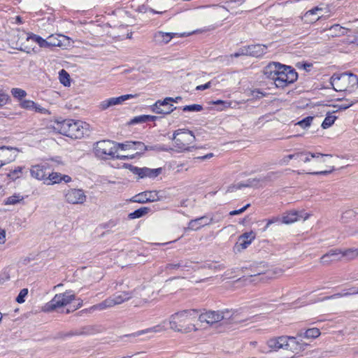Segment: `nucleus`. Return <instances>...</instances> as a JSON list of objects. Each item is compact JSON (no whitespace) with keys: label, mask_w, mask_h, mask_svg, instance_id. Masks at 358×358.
<instances>
[{"label":"nucleus","mask_w":358,"mask_h":358,"mask_svg":"<svg viewBox=\"0 0 358 358\" xmlns=\"http://www.w3.org/2000/svg\"><path fill=\"white\" fill-rule=\"evenodd\" d=\"M132 298L131 293L121 292L117 293L113 296L106 299L103 301L92 307L94 310H104L106 308H111L115 305H119L124 301Z\"/></svg>","instance_id":"nucleus-11"},{"label":"nucleus","mask_w":358,"mask_h":358,"mask_svg":"<svg viewBox=\"0 0 358 358\" xmlns=\"http://www.w3.org/2000/svg\"><path fill=\"white\" fill-rule=\"evenodd\" d=\"M30 173L33 178L45 182L47 173L45 166L41 165L32 166L30 169Z\"/></svg>","instance_id":"nucleus-30"},{"label":"nucleus","mask_w":358,"mask_h":358,"mask_svg":"<svg viewBox=\"0 0 358 358\" xmlns=\"http://www.w3.org/2000/svg\"><path fill=\"white\" fill-rule=\"evenodd\" d=\"M279 174L278 172H270L268 173V177L271 178V176H276Z\"/></svg>","instance_id":"nucleus-64"},{"label":"nucleus","mask_w":358,"mask_h":358,"mask_svg":"<svg viewBox=\"0 0 358 358\" xmlns=\"http://www.w3.org/2000/svg\"><path fill=\"white\" fill-rule=\"evenodd\" d=\"M326 8L316 6L308 11L304 14L305 22L308 23H313L322 17V12L326 10Z\"/></svg>","instance_id":"nucleus-24"},{"label":"nucleus","mask_w":358,"mask_h":358,"mask_svg":"<svg viewBox=\"0 0 358 358\" xmlns=\"http://www.w3.org/2000/svg\"><path fill=\"white\" fill-rule=\"evenodd\" d=\"M213 156L214 155L213 153H208L206 155L198 157L197 159H201V160H206V159H209L212 158Z\"/></svg>","instance_id":"nucleus-62"},{"label":"nucleus","mask_w":358,"mask_h":358,"mask_svg":"<svg viewBox=\"0 0 358 358\" xmlns=\"http://www.w3.org/2000/svg\"><path fill=\"white\" fill-rule=\"evenodd\" d=\"M195 139L192 131L185 129L176 130L172 137L176 151L178 152L189 150L191 145L194 143Z\"/></svg>","instance_id":"nucleus-7"},{"label":"nucleus","mask_w":358,"mask_h":358,"mask_svg":"<svg viewBox=\"0 0 358 358\" xmlns=\"http://www.w3.org/2000/svg\"><path fill=\"white\" fill-rule=\"evenodd\" d=\"M213 222H215L213 217L208 218L206 216H202L189 221L188 224V229L190 230L196 231L201 227L209 225Z\"/></svg>","instance_id":"nucleus-25"},{"label":"nucleus","mask_w":358,"mask_h":358,"mask_svg":"<svg viewBox=\"0 0 358 358\" xmlns=\"http://www.w3.org/2000/svg\"><path fill=\"white\" fill-rule=\"evenodd\" d=\"M22 167L18 166L8 173V177L12 178L13 180L19 178L22 174Z\"/></svg>","instance_id":"nucleus-44"},{"label":"nucleus","mask_w":358,"mask_h":358,"mask_svg":"<svg viewBox=\"0 0 358 358\" xmlns=\"http://www.w3.org/2000/svg\"><path fill=\"white\" fill-rule=\"evenodd\" d=\"M241 56H249L247 46L241 48L238 52L230 55L231 57H238Z\"/></svg>","instance_id":"nucleus-47"},{"label":"nucleus","mask_w":358,"mask_h":358,"mask_svg":"<svg viewBox=\"0 0 358 358\" xmlns=\"http://www.w3.org/2000/svg\"><path fill=\"white\" fill-rule=\"evenodd\" d=\"M132 298H136V306H143L150 302L153 298L155 293L150 287H142L135 289L131 293Z\"/></svg>","instance_id":"nucleus-14"},{"label":"nucleus","mask_w":358,"mask_h":358,"mask_svg":"<svg viewBox=\"0 0 358 358\" xmlns=\"http://www.w3.org/2000/svg\"><path fill=\"white\" fill-rule=\"evenodd\" d=\"M119 149L122 150H131L135 152L136 155L143 153L148 150V147L140 141H127L124 143H118Z\"/></svg>","instance_id":"nucleus-20"},{"label":"nucleus","mask_w":358,"mask_h":358,"mask_svg":"<svg viewBox=\"0 0 358 358\" xmlns=\"http://www.w3.org/2000/svg\"><path fill=\"white\" fill-rule=\"evenodd\" d=\"M320 331L317 328H311L307 329L304 333H300V336H303L306 338H316L320 335Z\"/></svg>","instance_id":"nucleus-35"},{"label":"nucleus","mask_w":358,"mask_h":358,"mask_svg":"<svg viewBox=\"0 0 358 358\" xmlns=\"http://www.w3.org/2000/svg\"><path fill=\"white\" fill-rule=\"evenodd\" d=\"M255 238V234L252 231L245 232L241 235L238 238V241L234 246V252H241L252 243Z\"/></svg>","instance_id":"nucleus-16"},{"label":"nucleus","mask_w":358,"mask_h":358,"mask_svg":"<svg viewBox=\"0 0 358 358\" xmlns=\"http://www.w3.org/2000/svg\"><path fill=\"white\" fill-rule=\"evenodd\" d=\"M54 128L62 135L71 138H81L89 131L90 125L80 120H64L57 122Z\"/></svg>","instance_id":"nucleus-4"},{"label":"nucleus","mask_w":358,"mask_h":358,"mask_svg":"<svg viewBox=\"0 0 358 358\" xmlns=\"http://www.w3.org/2000/svg\"><path fill=\"white\" fill-rule=\"evenodd\" d=\"M271 351L282 350L285 352L282 358H292L303 350V345L295 337L281 336L273 337L266 342Z\"/></svg>","instance_id":"nucleus-3"},{"label":"nucleus","mask_w":358,"mask_h":358,"mask_svg":"<svg viewBox=\"0 0 358 358\" xmlns=\"http://www.w3.org/2000/svg\"><path fill=\"white\" fill-rule=\"evenodd\" d=\"M148 121V115H141L136 117L132 120L133 123L145 122Z\"/></svg>","instance_id":"nucleus-55"},{"label":"nucleus","mask_w":358,"mask_h":358,"mask_svg":"<svg viewBox=\"0 0 358 358\" xmlns=\"http://www.w3.org/2000/svg\"><path fill=\"white\" fill-rule=\"evenodd\" d=\"M20 150L16 148L2 146L0 148V159L2 165L13 162Z\"/></svg>","instance_id":"nucleus-18"},{"label":"nucleus","mask_w":358,"mask_h":358,"mask_svg":"<svg viewBox=\"0 0 358 358\" xmlns=\"http://www.w3.org/2000/svg\"><path fill=\"white\" fill-rule=\"evenodd\" d=\"M298 155H300L296 163L298 174L326 175L334 171L331 155L308 151L298 152Z\"/></svg>","instance_id":"nucleus-1"},{"label":"nucleus","mask_w":358,"mask_h":358,"mask_svg":"<svg viewBox=\"0 0 358 358\" xmlns=\"http://www.w3.org/2000/svg\"><path fill=\"white\" fill-rule=\"evenodd\" d=\"M310 215L303 211H296L292 210L288 212L282 217V222L286 224H292L298 220H306L309 217Z\"/></svg>","instance_id":"nucleus-21"},{"label":"nucleus","mask_w":358,"mask_h":358,"mask_svg":"<svg viewBox=\"0 0 358 358\" xmlns=\"http://www.w3.org/2000/svg\"><path fill=\"white\" fill-rule=\"evenodd\" d=\"M118 150V143L109 140L100 141L94 147L95 155L102 159H106L108 157L121 159L127 158L133 159L134 157V155H131L129 157L127 155H115Z\"/></svg>","instance_id":"nucleus-6"},{"label":"nucleus","mask_w":358,"mask_h":358,"mask_svg":"<svg viewBox=\"0 0 358 358\" xmlns=\"http://www.w3.org/2000/svg\"><path fill=\"white\" fill-rule=\"evenodd\" d=\"M28 294L27 289H22L20 290L18 296L16 298V301L17 303H23L24 301V297Z\"/></svg>","instance_id":"nucleus-49"},{"label":"nucleus","mask_w":358,"mask_h":358,"mask_svg":"<svg viewBox=\"0 0 358 358\" xmlns=\"http://www.w3.org/2000/svg\"><path fill=\"white\" fill-rule=\"evenodd\" d=\"M34 110L36 112L42 113V114H50V112L48 109L41 106L40 105H38L36 103H35V107L34 108Z\"/></svg>","instance_id":"nucleus-53"},{"label":"nucleus","mask_w":358,"mask_h":358,"mask_svg":"<svg viewBox=\"0 0 358 358\" xmlns=\"http://www.w3.org/2000/svg\"><path fill=\"white\" fill-rule=\"evenodd\" d=\"M159 199L157 192L156 191H145L135 195L132 198V201L143 203L146 202H153Z\"/></svg>","instance_id":"nucleus-22"},{"label":"nucleus","mask_w":358,"mask_h":358,"mask_svg":"<svg viewBox=\"0 0 358 358\" xmlns=\"http://www.w3.org/2000/svg\"><path fill=\"white\" fill-rule=\"evenodd\" d=\"M300 155H298V152L283 156L280 160L278 164L281 166L288 165L291 160H294V166L296 167V163L298 161Z\"/></svg>","instance_id":"nucleus-33"},{"label":"nucleus","mask_w":358,"mask_h":358,"mask_svg":"<svg viewBox=\"0 0 358 358\" xmlns=\"http://www.w3.org/2000/svg\"><path fill=\"white\" fill-rule=\"evenodd\" d=\"M202 110H203V107L201 105H199V104H192V105L185 106L182 108L183 111H190V112H192V111L199 112Z\"/></svg>","instance_id":"nucleus-43"},{"label":"nucleus","mask_w":358,"mask_h":358,"mask_svg":"<svg viewBox=\"0 0 358 358\" xmlns=\"http://www.w3.org/2000/svg\"><path fill=\"white\" fill-rule=\"evenodd\" d=\"M59 78L64 86H68L70 85V76L69 74L64 69L61 70L59 73Z\"/></svg>","instance_id":"nucleus-38"},{"label":"nucleus","mask_w":358,"mask_h":358,"mask_svg":"<svg viewBox=\"0 0 358 358\" xmlns=\"http://www.w3.org/2000/svg\"><path fill=\"white\" fill-rule=\"evenodd\" d=\"M233 315L231 310H208L202 313L197 317L199 321L201 323H206L210 326L222 322L229 320Z\"/></svg>","instance_id":"nucleus-8"},{"label":"nucleus","mask_w":358,"mask_h":358,"mask_svg":"<svg viewBox=\"0 0 358 358\" xmlns=\"http://www.w3.org/2000/svg\"><path fill=\"white\" fill-rule=\"evenodd\" d=\"M35 102L31 100H24L20 103V106L22 108L27 110H34L35 107Z\"/></svg>","instance_id":"nucleus-45"},{"label":"nucleus","mask_w":358,"mask_h":358,"mask_svg":"<svg viewBox=\"0 0 358 358\" xmlns=\"http://www.w3.org/2000/svg\"><path fill=\"white\" fill-rule=\"evenodd\" d=\"M282 64L278 62H271L266 66L263 69V73L266 78L271 79L275 82V77L277 76L279 69Z\"/></svg>","instance_id":"nucleus-27"},{"label":"nucleus","mask_w":358,"mask_h":358,"mask_svg":"<svg viewBox=\"0 0 358 358\" xmlns=\"http://www.w3.org/2000/svg\"><path fill=\"white\" fill-rule=\"evenodd\" d=\"M313 120V117L309 116V117H307L304 118L303 120L298 122L296 123V124L299 125L300 127H301L303 129H306L311 124Z\"/></svg>","instance_id":"nucleus-46"},{"label":"nucleus","mask_w":358,"mask_h":358,"mask_svg":"<svg viewBox=\"0 0 358 358\" xmlns=\"http://www.w3.org/2000/svg\"><path fill=\"white\" fill-rule=\"evenodd\" d=\"M211 85V83L208 82L204 85H199L196 87V90H204L208 89Z\"/></svg>","instance_id":"nucleus-59"},{"label":"nucleus","mask_w":358,"mask_h":358,"mask_svg":"<svg viewBox=\"0 0 358 358\" xmlns=\"http://www.w3.org/2000/svg\"><path fill=\"white\" fill-rule=\"evenodd\" d=\"M331 84L337 92H352L358 86V77L351 73L334 74L331 78Z\"/></svg>","instance_id":"nucleus-5"},{"label":"nucleus","mask_w":358,"mask_h":358,"mask_svg":"<svg viewBox=\"0 0 358 358\" xmlns=\"http://www.w3.org/2000/svg\"><path fill=\"white\" fill-rule=\"evenodd\" d=\"M357 99H353V100H346L345 103H342L341 104H337L336 106H334V107L337 108V110H345L348 108H350L351 106H352L355 103L357 102Z\"/></svg>","instance_id":"nucleus-41"},{"label":"nucleus","mask_w":358,"mask_h":358,"mask_svg":"<svg viewBox=\"0 0 358 358\" xmlns=\"http://www.w3.org/2000/svg\"><path fill=\"white\" fill-rule=\"evenodd\" d=\"M181 99V96H176V98L166 97L163 101L158 100L152 106V110L157 114H170L176 109V107L173 106L172 104H170L169 102L171 101L178 103Z\"/></svg>","instance_id":"nucleus-13"},{"label":"nucleus","mask_w":358,"mask_h":358,"mask_svg":"<svg viewBox=\"0 0 358 358\" xmlns=\"http://www.w3.org/2000/svg\"><path fill=\"white\" fill-rule=\"evenodd\" d=\"M328 254L332 255H331V259L336 258L337 260H339L340 258L338 257V256L340 255H341V250H331L328 252Z\"/></svg>","instance_id":"nucleus-54"},{"label":"nucleus","mask_w":358,"mask_h":358,"mask_svg":"<svg viewBox=\"0 0 358 358\" xmlns=\"http://www.w3.org/2000/svg\"><path fill=\"white\" fill-rule=\"evenodd\" d=\"M10 92L13 97L18 99H22L27 96V92L20 88H13Z\"/></svg>","instance_id":"nucleus-39"},{"label":"nucleus","mask_w":358,"mask_h":358,"mask_svg":"<svg viewBox=\"0 0 358 358\" xmlns=\"http://www.w3.org/2000/svg\"><path fill=\"white\" fill-rule=\"evenodd\" d=\"M244 1H241L239 0H234L227 2V7L228 8H232L234 6V4L241 5Z\"/></svg>","instance_id":"nucleus-58"},{"label":"nucleus","mask_w":358,"mask_h":358,"mask_svg":"<svg viewBox=\"0 0 358 358\" xmlns=\"http://www.w3.org/2000/svg\"><path fill=\"white\" fill-rule=\"evenodd\" d=\"M6 242V231L2 230L0 231V244H3Z\"/></svg>","instance_id":"nucleus-61"},{"label":"nucleus","mask_w":358,"mask_h":358,"mask_svg":"<svg viewBox=\"0 0 358 358\" xmlns=\"http://www.w3.org/2000/svg\"><path fill=\"white\" fill-rule=\"evenodd\" d=\"M8 100L9 96L7 94L0 91V106L6 105Z\"/></svg>","instance_id":"nucleus-51"},{"label":"nucleus","mask_w":358,"mask_h":358,"mask_svg":"<svg viewBox=\"0 0 358 358\" xmlns=\"http://www.w3.org/2000/svg\"><path fill=\"white\" fill-rule=\"evenodd\" d=\"M164 323L165 322H164L163 323H161L158 325H156L155 327H152L151 328H149V329H145V331H143L142 332H145V333H148V332H162V331H166V327H165V325H164Z\"/></svg>","instance_id":"nucleus-40"},{"label":"nucleus","mask_w":358,"mask_h":358,"mask_svg":"<svg viewBox=\"0 0 358 358\" xmlns=\"http://www.w3.org/2000/svg\"><path fill=\"white\" fill-rule=\"evenodd\" d=\"M331 254L326 253L320 258V263L324 265L329 264L333 261H337L336 258L331 259Z\"/></svg>","instance_id":"nucleus-48"},{"label":"nucleus","mask_w":358,"mask_h":358,"mask_svg":"<svg viewBox=\"0 0 358 358\" xmlns=\"http://www.w3.org/2000/svg\"><path fill=\"white\" fill-rule=\"evenodd\" d=\"M24 199V197L20 194H14L9 197H8L5 201V205H15L20 201H22Z\"/></svg>","instance_id":"nucleus-36"},{"label":"nucleus","mask_w":358,"mask_h":358,"mask_svg":"<svg viewBox=\"0 0 358 358\" xmlns=\"http://www.w3.org/2000/svg\"><path fill=\"white\" fill-rule=\"evenodd\" d=\"M229 12V9L224 7H220L215 10H198L195 11V17L201 22L209 23L213 19L217 18L219 15H222L224 18H227V13Z\"/></svg>","instance_id":"nucleus-12"},{"label":"nucleus","mask_w":358,"mask_h":358,"mask_svg":"<svg viewBox=\"0 0 358 358\" xmlns=\"http://www.w3.org/2000/svg\"><path fill=\"white\" fill-rule=\"evenodd\" d=\"M185 34H178L173 32L157 31L154 35V40L158 44H166L175 37L185 36Z\"/></svg>","instance_id":"nucleus-23"},{"label":"nucleus","mask_w":358,"mask_h":358,"mask_svg":"<svg viewBox=\"0 0 358 358\" xmlns=\"http://www.w3.org/2000/svg\"><path fill=\"white\" fill-rule=\"evenodd\" d=\"M148 150H154L157 151H165V152H169L173 150V149L172 148H167L165 146H154V147H150L148 148Z\"/></svg>","instance_id":"nucleus-52"},{"label":"nucleus","mask_w":358,"mask_h":358,"mask_svg":"<svg viewBox=\"0 0 358 358\" xmlns=\"http://www.w3.org/2000/svg\"><path fill=\"white\" fill-rule=\"evenodd\" d=\"M265 0H249L248 3L250 5V8L258 6L259 5L263 3Z\"/></svg>","instance_id":"nucleus-57"},{"label":"nucleus","mask_w":358,"mask_h":358,"mask_svg":"<svg viewBox=\"0 0 358 358\" xmlns=\"http://www.w3.org/2000/svg\"><path fill=\"white\" fill-rule=\"evenodd\" d=\"M150 210V208L148 207H142L134 212L129 214V217L131 219L138 218L145 215H146Z\"/></svg>","instance_id":"nucleus-37"},{"label":"nucleus","mask_w":358,"mask_h":358,"mask_svg":"<svg viewBox=\"0 0 358 358\" xmlns=\"http://www.w3.org/2000/svg\"><path fill=\"white\" fill-rule=\"evenodd\" d=\"M75 298V294L71 291L56 294L50 302L46 303L45 310L48 312L55 310L57 308L67 306Z\"/></svg>","instance_id":"nucleus-10"},{"label":"nucleus","mask_w":358,"mask_h":358,"mask_svg":"<svg viewBox=\"0 0 358 358\" xmlns=\"http://www.w3.org/2000/svg\"><path fill=\"white\" fill-rule=\"evenodd\" d=\"M182 266H186V265L182 264V263H181V262L171 263V264H168L166 266V269L169 270V271L175 270V269H178L179 268H180Z\"/></svg>","instance_id":"nucleus-50"},{"label":"nucleus","mask_w":358,"mask_h":358,"mask_svg":"<svg viewBox=\"0 0 358 358\" xmlns=\"http://www.w3.org/2000/svg\"><path fill=\"white\" fill-rule=\"evenodd\" d=\"M336 119V117L334 116V115H327L325 119L324 120L322 124V127L324 128V129H327V128H329V127H331L335 122Z\"/></svg>","instance_id":"nucleus-42"},{"label":"nucleus","mask_w":358,"mask_h":358,"mask_svg":"<svg viewBox=\"0 0 358 358\" xmlns=\"http://www.w3.org/2000/svg\"><path fill=\"white\" fill-rule=\"evenodd\" d=\"M136 96L137 94H124L118 97H112L101 101L99 105V108L105 110L111 106L120 105L124 101Z\"/></svg>","instance_id":"nucleus-17"},{"label":"nucleus","mask_w":358,"mask_h":358,"mask_svg":"<svg viewBox=\"0 0 358 358\" xmlns=\"http://www.w3.org/2000/svg\"><path fill=\"white\" fill-rule=\"evenodd\" d=\"M67 202L72 204H82L86 201V195L82 189H71L65 194Z\"/></svg>","instance_id":"nucleus-19"},{"label":"nucleus","mask_w":358,"mask_h":358,"mask_svg":"<svg viewBox=\"0 0 358 358\" xmlns=\"http://www.w3.org/2000/svg\"><path fill=\"white\" fill-rule=\"evenodd\" d=\"M249 56L260 57L266 53L267 46L262 44L248 45Z\"/></svg>","instance_id":"nucleus-29"},{"label":"nucleus","mask_w":358,"mask_h":358,"mask_svg":"<svg viewBox=\"0 0 358 358\" xmlns=\"http://www.w3.org/2000/svg\"><path fill=\"white\" fill-rule=\"evenodd\" d=\"M124 167L128 169L135 175H138L140 178L145 177L155 178L162 173V168L149 169L147 167L138 168L131 164H124Z\"/></svg>","instance_id":"nucleus-15"},{"label":"nucleus","mask_w":358,"mask_h":358,"mask_svg":"<svg viewBox=\"0 0 358 358\" xmlns=\"http://www.w3.org/2000/svg\"><path fill=\"white\" fill-rule=\"evenodd\" d=\"M278 221V217H273L272 219L268 220L267 224H266V225L265 227V229H264V231H266L271 224L275 223V222H276Z\"/></svg>","instance_id":"nucleus-60"},{"label":"nucleus","mask_w":358,"mask_h":358,"mask_svg":"<svg viewBox=\"0 0 358 358\" xmlns=\"http://www.w3.org/2000/svg\"><path fill=\"white\" fill-rule=\"evenodd\" d=\"M249 206H250V204H247L246 206H245L244 207H243L242 208H241L239 210H236L231 211L229 213V215H239V214L243 213Z\"/></svg>","instance_id":"nucleus-56"},{"label":"nucleus","mask_w":358,"mask_h":358,"mask_svg":"<svg viewBox=\"0 0 358 358\" xmlns=\"http://www.w3.org/2000/svg\"><path fill=\"white\" fill-rule=\"evenodd\" d=\"M62 181H64L65 182H69L71 181V178L70 176L67 175H62L59 173L52 172L48 174V176H47L45 183H46L47 185H54L59 183Z\"/></svg>","instance_id":"nucleus-28"},{"label":"nucleus","mask_w":358,"mask_h":358,"mask_svg":"<svg viewBox=\"0 0 358 358\" xmlns=\"http://www.w3.org/2000/svg\"><path fill=\"white\" fill-rule=\"evenodd\" d=\"M328 31L329 37H338L345 35V29L339 24H334L329 29Z\"/></svg>","instance_id":"nucleus-31"},{"label":"nucleus","mask_w":358,"mask_h":358,"mask_svg":"<svg viewBox=\"0 0 358 358\" xmlns=\"http://www.w3.org/2000/svg\"><path fill=\"white\" fill-rule=\"evenodd\" d=\"M297 73L291 66L282 65L275 77L274 84L277 87L283 88L297 80Z\"/></svg>","instance_id":"nucleus-9"},{"label":"nucleus","mask_w":358,"mask_h":358,"mask_svg":"<svg viewBox=\"0 0 358 358\" xmlns=\"http://www.w3.org/2000/svg\"><path fill=\"white\" fill-rule=\"evenodd\" d=\"M69 41V38L62 34H52L48 37V45L50 47H64Z\"/></svg>","instance_id":"nucleus-26"},{"label":"nucleus","mask_w":358,"mask_h":358,"mask_svg":"<svg viewBox=\"0 0 358 358\" xmlns=\"http://www.w3.org/2000/svg\"><path fill=\"white\" fill-rule=\"evenodd\" d=\"M341 256L346 257L348 260H352L358 257V248H350L345 250H341Z\"/></svg>","instance_id":"nucleus-34"},{"label":"nucleus","mask_w":358,"mask_h":358,"mask_svg":"<svg viewBox=\"0 0 358 358\" xmlns=\"http://www.w3.org/2000/svg\"><path fill=\"white\" fill-rule=\"evenodd\" d=\"M26 40L27 41H29V40H32V41H35L36 43H37L38 44V45L41 48H48V38L43 39L42 37H41L38 35H36L34 34H26Z\"/></svg>","instance_id":"nucleus-32"},{"label":"nucleus","mask_w":358,"mask_h":358,"mask_svg":"<svg viewBox=\"0 0 358 358\" xmlns=\"http://www.w3.org/2000/svg\"><path fill=\"white\" fill-rule=\"evenodd\" d=\"M157 117L156 116H152V115H148V121H154L157 119Z\"/></svg>","instance_id":"nucleus-63"},{"label":"nucleus","mask_w":358,"mask_h":358,"mask_svg":"<svg viewBox=\"0 0 358 358\" xmlns=\"http://www.w3.org/2000/svg\"><path fill=\"white\" fill-rule=\"evenodd\" d=\"M197 315L195 310H181L171 315L169 319L170 329L182 334L196 331L194 322L197 319Z\"/></svg>","instance_id":"nucleus-2"}]
</instances>
